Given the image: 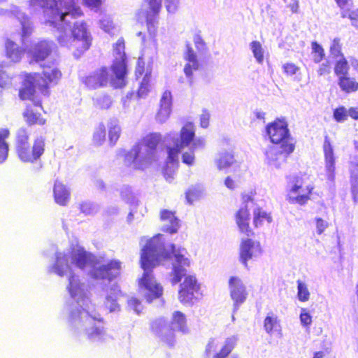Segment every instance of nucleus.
Listing matches in <instances>:
<instances>
[{
	"mask_svg": "<svg viewBox=\"0 0 358 358\" xmlns=\"http://www.w3.org/2000/svg\"><path fill=\"white\" fill-rule=\"evenodd\" d=\"M170 250H164L161 255L164 259H175L172 265L171 282L179 285L178 300L182 304H192L202 296L201 284L194 274H187L185 267L190 266V260L185 257V248H176L175 244L170 245Z\"/></svg>",
	"mask_w": 358,
	"mask_h": 358,
	"instance_id": "nucleus-1",
	"label": "nucleus"
},
{
	"mask_svg": "<svg viewBox=\"0 0 358 358\" xmlns=\"http://www.w3.org/2000/svg\"><path fill=\"white\" fill-rule=\"evenodd\" d=\"M123 38L117 40L114 45L117 57L108 68L102 66L83 79V83L89 89L105 87L109 85L113 89H122L127 84L128 74L127 60L124 52Z\"/></svg>",
	"mask_w": 358,
	"mask_h": 358,
	"instance_id": "nucleus-2",
	"label": "nucleus"
},
{
	"mask_svg": "<svg viewBox=\"0 0 358 358\" xmlns=\"http://www.w3.org/2000/svg\"><path fill=\"white\" fill-rule=\"evenodd\" d=\"M266 133L273 144L279 145L266 150V159L268 164L279 167L295 148L287 123L283 120L275 119L266 126Z\"/></svg>",
	"mask_w": 358,
	"mask_h": 358,
	"instance_id": "nucleus-3",
	"label": "nucleus"
},
{
	"mask_svg": "<svg viewBox=\"0 0 358 358\" xmlns=\"http://www.w3.org/2000/svg\"><path fill=\"white\" fill-rule=\"evenodd\" d=\"M162 236L158 234L149 239L142 249L141 255V266L144 271L138 280V285L147 291L144 297L148 303L161 297L163 294L162 287L156 282L152 273V269L158 264V246L156 240L159 239Z\"/></svg>",
	"mask_w": 358,
	"mask_h": 358,
	"instance_id": "nucleus-4",
	"label": "nucleus"
},
{
	"mask_svg": "<svg viewBox=\"0 0 358 358\" xmlns=\"http://www.w3.org/2000/svg\"><path fill=\"white\" fill-rule=\"evenodd\" d=\"M14 149L17 158L23 163L34 164L41 160L45 151V140L40 136L31 141L30 130L22 127L15 134Z\"/></svg>",
	"mask_w": 358,
	"mask_h": 358,
	"instance_id": "nucleus-5",
	"label": "nucleus"
},
{
	"mask_svg": "<svg viewBox=\"0 0 358 358\" xmlns=\"http://www.w3.org/2000/svg\"><path fill=\"white\" fill-rule=\"evenodd\" d=\"M162 141L159 133H150L144 136L142 144L148 151L146 156L139 158L141 148L138 145H134L129 151L124 155V162L127 166H132L134 171H143L155 160V152Z\"/></svg>",
	"mask_w": 358,
	"mask_h": 358,
	"instance_id": "nucleus-6",
	"label": "nucleus"
},
{
	"mask_svg": "<svg viewBox=\"0 0 358 358\" xmlns=\"http://www.w3.org/2000/svg\"><path fill=\"white\" fill-rule=\"evenodd\" d=\"M291 187L287 195V200L291 204L306 205L311 199L314 190V185L308 183L301 176L293 177Z\"/></svg>",
	"mask_w": 358,
	"mask_h": 358,
	"instance_id": "nucleus-7",
	"label": "nucleus"
},
{
	"mask_svg": "<svg viewBox=\"0 0 358 358\" xmlns=\"http://www.w3.org/2000/svg\"><path fill=\"white\" fill-rule=\"evenodd\" d=\"M92 38L83 23H75L69 41V48L76 57H80L91 46Z\"/></svg>",
	"mask_w": 358,
	"mask_h": 358,
	"instance_id": "nucleus-8",
	"label": "nucleus"
},
{
	"mask_svg": "<svg viewBox=\"0 0 358 358\" xmlns=\"http://www.w3.org/2000/svg\"><path fill=\"white\" fill-rule=\"evenodd\" d=\"M28 6L33 8H41L43 10H55V14L59 16L60 21H64L65 17L71 14L72 15H81L83 13L79 7L76 6L75 0H68V2H64L62 9L57 8V2L54 1L53 5H50V0H28Z\"/></svg>",
	"mask_w": 358,
	"mask_h": 358,
	"instance_id": "nucleus-9",
	"label": "nucleus"
},
{
	"mask_svg": "<svg viewBox=\"0 0 358 358\" xmlns=\"http://www.w3.org/2000/svg\"><path fill=\"white\" fill-rule=\"evenodd\" d=\"M150 328L163 345L169 348H173L176 346L178 331L168 326L164 318H157L152 320L150 322Z\"/></svg>",
	"mask_w": 358,
	"mask_h": 358,
	"instance_id": "nucleus-10",
	"label": "nucleus"
},
{
	"mask_svg": "<svg viewBox=\"0 0 358 358\" xmlns=\"http://www.w3.org/2000/svg\"><path fill=\"white\" fill-rule=\"evenodd\" d=\"M38 80V92L44 96L50 94L49 89L56 85L60 80L62 74L56 66H43L41 73H33Z\"/></svg>",
	"mask_w": 358,
	"mask_h": 358,
	"instance_id": "nucleus-11",
	"label": "nucleus"
},
{
	"mask_svg": "<svg viewBox=\"0 0 358 358\" xmlns=\"http://www.w3.org/2000/svg\"><path fill=\"white\" fill-rule=\"evenodd\" d=\"M236 345V338L234 336L227 338L224 341L211 338L205 350L207 357L212 358H227Z\"/></svg>",
	"mask_w": 358,
	"mask_h": 358,
	"instance_id": "nucleus-12",
	"label": "nucleus"
},
{
	"mask_svg": "<svg viewBox=\"0 0 358 358\" xmlns=\"http://www.w3.org/2000/svg\"><path fill=\"white\" fill-rule=\"evenodd\" d=\"M262 253V248L259 241L243 238L239 245V260L245 267L248 262L257 258Z\"/></svg>",
	"mask_w": 358,
	"mask_h": 358,
	"instance_id": "nucleus-13",
	"label": "nucleus"
},
{
	"mask_svg": "<svg viewBox=\"0 0 358 358\" xmlns=\"http://www.w3.org/2000/svg\"><path fill=\"white\" fill-rule=\"evenodd\" d=\"M122 263L117 259H112L107 264H103L93 269L91 272L92 277L96 280H108L111 281L115 279L121 270Z\"/></svg>",
	"mask_w": 358,
	"mask_h": 358,
	"instance_id": "nucleus-14",
	"label": "nucleus"
},
{
	"mask_svg": "<svg viewBox=\"0 0 358 358\" xmlns=\"http://www.w3.org/2000/svg\"><path fill=\"white\" fill-rule=\"evenodd\" d=\"M148 6L145 13V22L148 32L155 36L157 33L158 16L162 9V0H144Z\"/></svg>",
	"mask_w": 358,
	"mask_h": 358,
	"instance_id": "nucleus-15",
	"label": "nucleus"
},
{
	"mask_svg": "<svg viewBox=\"0 0 358 358\" xmlns=\"http://www.w3.org/2000/svg\"><path fill=\"white\" fill-rule=\"evenodd\" d=\"M322 148L327 178L329 180H334L336 171V157L334 156L332 143L327 135L324 136Z\"/></svg>",
	"mask_w": 358,
	"mask_h": 358,
	"instance_id": "nucleus-16",
	"label": "nucleus"
},
{
	"mask_svg": "<svg viewBox=\"0 0 358 358\" xmlns=\"http://www.w3.org/2000/svg\"><path fill=\"white\" fill-rule=\"evenodd\" d=\"M38 90V80L33 73H26L19 90V97L21 100H33L36 90Z\"/></svg>",
	"mask_w": 358,
	"mask_h": 358,
	"instance_id": "nucleus-17",
	"label": "nucleus"
},
{
	"mask_svg": "<svg viewBox=\"0 0 358 358\" xmlns=\"http://www.w3.org/2000/svg\"><path fill=\"white\" fill-rule=\"evenodd\" d=\"M186 48L187 50L184 55V59L187 62L185 65L183 71L189 85H192L194 83L193 71H198L200 68V64L190 44H187Z\"/></svg>",
	"mask_w": 358,
	"mask_h": 358,
	"instance_id": "nucleus-18",
	"label": "nucleus"
},
{
	"mask_svg": "<svg viewBox=\"0 0 358 358\" xmlns=\"http://www.w3.org/2000/svg\"><path fill=\"white\" fill-rule=\"evenodd\" d=\"M230 296L236 306L243 303L247 298L248 293L241 280L236 276H232L229 280Z\"/></svg>",
	"mask_w": 358,
	"mask_h": 358,
	"instance_id": "nucleus-19",
	"label": "nucleus"
},
{
	"mask_svg": "<svg viewBox=\"0 0 358 358\" xmlns=\"http://www.w3.org/2000/svg\"><path fill=\"white\" fill-rule=\"evenodd\" d=\"M341 11L342 18H348L351 24L358 27V8H355L353 0H334Z\"/></svg>",
	"mask_w": 358,
	"mask_h": 358,
	"instance_id": "nucleus-20",
	"label": "nucleus"
},
{
	"mask_svg": "<svg viewBox=\"0 0 358 358\" xmlns=\"http://www.w3.org/2000/svg\"><path fill=\"white\" fill-rule=\"evenodd\" d=\"M235 220L240 232L248 236H252L255 234L250 227V213L248 206L241 207L237 210L235 214Z\"/></svg>",
	"mask_w": 358,
	"mask_h": 358,
	"instance_id": "nucleus-21",
	"label": "nucleus"
},
{
	"mask_svg": "<svg viewBox=\"0 0 358 358\" xmlns=\"http://www.w3.org/2000/svg\"><path fill=\"white\" fill-rule=\"evenodd\" d=\"M162 222H169V225L162 227V231L169 234H176L180 227V221L176 216V211L163 209L159 213Z\"/></svg>",
	"mask_w": 358,
	"mask_h": 358,
	"instance_id": "nucleus-22",
	"label": "nucleus"
},
{
	"mask_svg": "<svg viewBox=\"0 0 358 358\" xmlns=\"http://www.w3.org/2000/svg\"><path fill=\"white\" fill-rule=\"evenodd\" d=\"M172 106V95L171 92L165 91L161 97L159 108L156 115L157 120L164 122L170 116Z\"/></svg>",
	"mask_w": 358,
	"mask_h": 358,
	"instance_id": "nucleus-23",
	"label": "nucleus"
},
{
	"mask_svg": "<svg viewBox=\"0 0 358 358\" xmlns=\"http://www.w3.org/2000/svg\"><path fill=\"white\" fill-rule=\"evenodd\" d=\"M93 255L83 247L73 250L71 254V263L80 269H85L92 263Z\"/></svg>",
	"mask_w": 358,
	"mask_h": 358,
	"instance_id": "nucleus-24",
	"label": "nucleus"
},
{
	"mask_svg": "<svg viewBox=\"0 0 358 358\" xmlns=\"http://www.w3.org/2000/svg\"><path fill=\"white\" fill-rule=\"evenodd\" d=\"M53 198L56 203L66 206L71 199V192L60 180H56L53 186Z\"/></svg>",
	"mask_w": 358,
	"mask_h": 358,
	"instance_id": "nucleus-25",
	"label": "nucleus"
},
{
	"mask_svg": "<svg viewBox=\"0 0 358 358\" xmlns=\"http://www.w3.org/2000/svg\"><path fill=\"white\" fill-rule=\"evenodd\" d=\"M31 58L36 62L44 61L52 52L50 43L41 41L34 45L29 50Z\"/></svg>",
	"mask_w": 358,
	"mask_h": 358,
	"instance_id": "nucleus-26",
	"label": "nucleus"
},
{
	"mask_svg": "<svg viewBox=\"0 0 358 358\" xmlns=\"http://www.w3.org/2000/svg\"><path fill=\"white\" fill-rule=\"evenodd\" d=\"M22 117L26 124L29 127L34 125L43 126L46 123V119L43 117L42 114L31 106L26 107L22 113Z\"/></svg>",
	"mask_w": 358,
	"mask_h": 358,
	"instance_id": "nucleus-27",
	"label": "nucleus"
},
{
	"mask_svg": "<svg viewBox=\"0 0 358 358\" xmlns=\"http://www.w3.org/2000/svg\"><path fill=\"white\" fill-rule=\"evenodd\" d=\"M168 326L175 329L178 332L187 334L188 332V326L186 315L181 311H175L171 317V320Z\"/></svg>",
	"mask_w": 358,
	"mask_h": 358,
	"instance_id": "nucleus-28",
	"label": "nucleus"
},
{
	"mask_svg": "<svg viewBox=\"0 0 358 358\" xmlns=\"http://www.w3.org/2000/svg\"><path fill=\"white\" fill-rule=\"evenodd\" d=\"M179 145L183 148L188 147L195 138V128L192 123H186L180 131Z\"/></svg>",
	"mask_w": 358,
	"mask_h": 358,
	"instance_id": "nucleus-29",
	"label": "nucleus"
},
{
	"mask_svg": "<svg viewBox=\"0 0 358 358\" xmlns=\"http://www.w3.org/2000/svg\"><path fill=\"white\" fill-rule=\"evenodd\" d=\"M338 85L340 89L346 94L358 91V82L348 74L338 78Z\"/></svg>",
	"mask_w": 358,
	"mask_h": 358,
	"instance_id": "nucleus-30",
	"label": "nucleus"
},
{
	"mask_svg": "<svg viewBox=\"0 0 358 358\" xmlns=\"http://www.w3.org/2000/svg\"><path fill=\"white\" fill-rule=\"evenodd\" d=\"M6 55L8 58L13 62H18L20 61L23 50L13 41L8 39L5 43Z\"/></svg>",
	"mask_w": 358,
	"mask_h": 358,
	"instance_id": "nucleus-31",
	"label": "nucleus"
},
{
	"mask_svg": "<svg viewBox=\"0 0 358 358\" xmlns=\"http://www.w3.org/2000/svg\"><path fill=\"white\" fill-rule=\"evenodd\" d=\"M273 219L270 213H267L261 208L253 211V224L255 227H262L271 223Z\"/></svg>",
	"mask_w": 358,
	"mask_h": 358,
	"instance_id": "nucleus-32",
	"label": "nucleus"
},
{
	"mask_svg": "<svg viewBox=\"0 0 358 358\" xmlns=\"http://www.w3.org/2000/svg\"><path fill=\"white\" fill-rule=\"evenodd\" d=\"M264 328L271 335L280 331V323L278 316L273 313H269L264 320Z\"/></svg>",
	"mask_w": 358,
	"mask_h": 358,
	"instance_id": "nucleus-33",
	"label": "nucleus"
},
{
	"mask_svg": "<svg viewBox=\"0 0 358 358\" xmlns=\"http://www.w3.org/2000/svg\"><path fill=\"white\" fill-rule=\"evenodd\" d=\"M234 163H236L234 155L231 151H225L221 153L216 161L217 166L219 170L227 169Z\"/></svg>",
	"mask_w": 358,
	"mask_h": 358,
	"instance_id": "nucleus-34",
	"label": "nucleus"
},
{
	"mask_svg": "<svg viewBox=\"0 0 358 358\" xmlns=\"http://www.w3.org/2000/svg\"><path fill=\"white\" fill-rule=\"evenodd\" d=\"M10 136V131L8 129H0V164L3 162L8 157V144L6 140Z\"/></svg>",
	"mask_w": 358,
	"mask_h": 358,
	"instance_id": "nucleus-35",
	"label": "nucleus"
},
{
	"mask_svg": "<svg viewBox=\"0 0 358 358\" xmlns=\"http://www.w3.org/2000/svg\"><path fill=\"white\" fill-rule=\"evenodd\" d=\"M184 148L179 145L178 140L174 142L173 146H167V162L169 164L178 165V155Z\"/></svg>",
	"mask_w": 358,
	"mask_h": 358,
	"instance_id": "nucleus-36",
	"label": "nucleus"
},
{
	"mask_svg": "<svg viewBox=\"0 0 358 358\" xmlns=\"http://www.w3.org/2000/svg\"><path fill=\"white\" fill-rule=\"evenodd\" d=\"M334 73L338 78L348 75L350 70L348 62L345 57H342L340 59L337 60L334 64Z\"/></svg>",
	"mask_w": 358,
	"mask_h": 358,
	"instance_id": "nucleus-37",
	"label": "nucleus"
},
{
	"mask_svg": "<svg viewBox=\"0 0 358 358\" xmlns=\"http://www.w3.org/2000/svg\"><path fill=\"white\" fill-rule=\"evenodd\" d=\"M93 103L97 109L106 110L111 106L113 101L109 95L101 94L94 98Z\"/></svg>",
	"mask_w": 358,
	"mask_h": 358,
	"instance_id": "nucleus-38",
	"label": "nucleus"
},
{
	"mask_svg": "<svg viewBox=\"0 0 358 358\" xmlns=\"http://www.w3.org/2000/svg\"><path fill=\"white\" fill-rule=\"evenodd\" d=\"M313 59L315 63L318 64L321 62L325 57V52L322 47L317 41L311 43Z\"/></svg>",
	"mask_w": 358,
	"mask_h": 358,
	"instance_id": "nucleus-39",
	"label": "nucleus"
},
{
	"mask_svg": "<svg viewBox=\"0 0 358 358\" xmlns=\"http://www.w3.org/2000/svg\"><path fill=\"white\" fill-rule=\"evenodd\" d=\"M86 336L90 341H98L103 337L104 331L103 327H93L91 329H87Z\"/></svg>",
	"mask_w": 358,
	"mask_h": 358,
	"instance_id": "nucleus-40",
	"label": "nucleus"
},
{
	"mask_svg": "<svg viewBox=\"0 0 358 358\" xmlns=\"http://www.w3.org/2000/svg\"><path fill=\"white\" fill-rule=\"evenodd\" d=\"M150 73H145L143 77L137 91L138 97H144L148 94L150 88Z\"/></svg>",
	"mask_w": 358,
	"mask_h": 358,
	"instance_id": "nucleus-41",
	"label": "nucleus"
},
{
	"mask_svg": "<svg viewBox=\"0 0 358 358\" xmlns=\"http://www.w3.org/2000/svg\"><path fill=\"white\" fill-rule=\"evenodd\" d=\"M202 142L201 141H198L196 142H193L192 145V148L189 152H185L182 155V161L184 164L192 166L194 162V150L196 148L197 145H202Z\"/></svg>",
	"mask_w": 358,
	"mask_h": 358,
	"instance_id": "nucleus-42",
	"label": "nucleus"
},
{
	"mask_svg": "<svg viewBox=\"0 0 358 358\" xmlns=\"http://www.w3.org/2000/svg\"><path fill=\"white\" fill-rule=\"evenodd\" d=\"M68 290L72 297L76 296L81 291V286L79 280L74 274L70 275L69 278Z\"/></svg>",
	"mask_w": 358,
	"mask_h": 358,
	"instance_id": "nucleus-43",
	"label": "nucleus"
},
{
	"mask_svg": "<svg viewBox=\"0 0 358 358\" xmlns=\"http://www.w3.org/2000/svg\"><path fill=\"white\" fill-rule=\"evenodd\" d=\"M297 297L298 299L301 302H305L310 299V292L308 291L307 285L303 282L301 280H297Z\"/></svg>",
	"mask_w": 358,
	"mask_h": 358,
	"instance_id": "nucleus-44",
	"label": "nucleus"
},
{
	"mask_svg": "<svg viewBox=\"0 0 358 358\" xmlns=\"http://www.w3.org/2000/svg\"><path fill=\"white\" fill-rule=\"evenodd\" d=\"M250 48L257 62L262 64L264 61V50L261 43L257 41H252Z\"/></svg>",
	"mask_w": 358,
	"mask_h": 358,
	"instance_id": "nucleus-45",
	"label": "nucleus"
},
{
	"mask_svg": "<svg viewBox=\"0 0 358 358\" xmlns=\"http://www.w3.org/2000/svg\"><path fill=\"white\" fill-rule=\"evenodd\" d=\"M106 127L103 123L99 124L93 134V141L96 145H101L106 139Z\"/></svg>",
	"mask_w": 358,
	"mask_h": 358,
	"instance_id": "nucleus-46",
	"label": "nucleus"
},
{
	"mask_svg": "<svg viewBox=\"0 0 358 358\" xmlns=\"http://www.w3.org/2000/svg\"><path fill=\"white\" fill-rule=\"evenodd\" d=\"M282 71L287 76H293L300 72V67L293 62H288L282 66Z\"/></svg>",
	"mask_w": 358,
	"mask_h": 358,
	"instance_id": "nucleus-47",
	"label": "nucleus"
},
{
	"mask_svg": "<svg viewBox=\"0 0 358 358\" xmlns=\"http://www.w3.org/2000/svg\"><path fill=\"white\" fill-rule=\"evenodd\" d=\"M178 167V165L173 164L170 166L169 163H166L162 170V174L168 182H171L174 178V175Z\"/></svg>",
	"mask_w": 358,
	"mask_h": 358,
	"instance_id": "nucleus-48",
	"label": "nucleus"
},
{
	"mask_svg": "<svg viewBox=\"0 0 358 358\" xmlns=\"http://www.w3.org/2000/svg\"><path fill=\"white\" fill-rule=\"evenodd\" d=\"M333 117L337 122H344L348 119V110L341 106L334 110Z\"/></svg>",
	"mask_w": 358,
	"mask_h": 358,
	"instance_id": "nucleus-49",
	"label": "nucleus"
},
{
	"mask_svg": "<svg viewBox=\"0 0 358 358\" xmlns=\"http://www.w3.org/2000/svg\"><path fill=\"white\" fill-rule=\"evenodd\" d=\"M329 52L334 57H344L342 53V46L339 38H334L329 48Z\"/></svg>",
	"mask_w": 358,
	"mask_h": 358,
	"instance_id": "nucleus-50",
	"label": "nucleus"
},
{
	"mask_svg": "<svg viewBox=\"0 0 358 358\" xmlns=\"http://www.w3.org/2000/svg\"><path fill=\"white\" fill-rule=\"evenodd\" d=\"M120 127L117 125L110 127L108 131L109 141L112 145H115L120 136Z\"/></svg>",
	"mask_w": 358,
	"mask_h": 358,
	"instance_id": "nucleus-51",
	"label": "nucleus"
},
{
	"mask_svg": "<svg viewBox=\"0 0 358 358\" xmlns=\"http://www.w3.org/2000/svg\"><path fill=\"white\" fill-rule=\"evenodd\" d=\"M300 321L303 327H308L312 323V317L306 308H302L300 313Z\"/></svg>",
	"mask_w": 358,
	"mask_h": 358,
	"instance_id": "nucleus-52",
	"label": "nucleus"
},
{
	"mask_svg": "<svg viewBox=\"0 0 358 358\" xmlns=\"http://www.w3.org/2000/svg\"><path fill=\"white\" fill-rule=\"evenodd\" d=\"M331 63L329 61H327L324 63H322L317 69V73L319 76H325L329 75L331 73Z\"/></svg>",
	"mask_w": 358,
	"mask_h": 358,
	"instance_id": "nucleus-53",
	"label": "nucleus"
},
{
	"mask_svg": "<svg viewBox=\"0 0 358 358\" xmlns=\"http://www.w3.org/2000/svg\"><path fill=\"white\" fill-rule=\"evenodd\" d=\"M22 37H27L31 33L32 28L29 20L26 18L21 22Z\"/></svg>",
	"mask_w": 358,
	"mask_h": 358,
	"instance_id": "nucleus-54",
	"label": "nucleus"
},
{
	"mask_svg": "<svg viewBox=\"0 0 358 358\" xmlns=\"http://www.w3.org/2000/svg\"><path fill=\"white\" fill-rule=\"evenodd\" d=\"M128 306L137 313H140L142 309L141 303L139 299L132 297L128 300Z\"/></svg>",
	"mask_w": 358,
	"mask_h": 358,
	"instance_id": "nucleus-55",
	"label": "nucleus"
},
{
	"mask_svg": "<svg viewBox=\"0 0 358 358\" xmlns=\"http://www.w3.org/2000/svg\"><path fill=\"white\" fill-rule=\"evenodd\" d=\"M194 43L198 51L206 49V43L199 34H196L194 36Z\"/></svg>",
	"mask_w": 358,
	"mask_h": 358,
	"instance_id": "nucleus-56",
	"label": "nucleus"
},
{
	"mask_svg": "<svg viewBox=\"0 0 358 358\" xmlns=\"http://www.w3.org/2000/svg\"><path fill=\"white\" fill-rule=\"evenodd\" d=\"M315 223L318 234H322L328 226L327 222L320 217L315 219Z\"/></svg>",
	"mask_w": 358,
	"mask_h": 358,
	"instance_id": "nucleus-57",
	"label": "nucleus"
},
{
	"mask_svg": "<svg viewBox=\"0 0 358 358\" xmlns=\"http://www.w3.org/2000/svg\"><path fill=\"white\" fill-rule=\"evenodd\" d=\"M210 114L207 110H203L200 117V124L203 128H206L209 125Z\"/></svg>",
	"mask_w": 358,
	"mask_h": 358,
	"instance_id": "nucleus-58",
	"label": "nucleus"
},
{
	"mask_svg": "<svg viewBox=\"0 0 358 358\" xmlns=\"http://www.w3.org/2000/svg\"><path fill=\"white\" fill-rule=\"evenodd\" d=\"M9 81V76L7 75L3 67L0 66V87H4Z\"/></svg>",
	"mask_w": 358,
	"mask_h": 358,
	"instance_id": "nucleus-59",
	"label": "nucleus"
},
{
	"mask_svg": "<svg viewBox=\"0 0 358 358\" xmlns=\"http://www.w3.org/2000/svg\"><path fill=\"white\" fill-rule=\"evenodd\" d=\"M145 72V63L141 58L137 62L135 73L137 77L141 76Z\"/></svg>",
	"mask_w": 358,
	"mask_h": 358,
	"instance_id": "nucleus-60",
	"label": "nucleus"
},
{
	"mask_svg": "<svg viewBox=\"0 0 358 358\" xmlns=\"http://www.w3.org/2000/svg\"><path fill=\"white\" fill-rule=\"evenodd\" d=\"M165 3L169 13L174 12L177 8V0H166Z\"/></svg>",
	"mask_w": 358,
	"mask_h": 358,
	"instance_id": "nucleus-61",
	"label": "nucleus"
},
{
	"mask_svg": "<svg viewBox=\"0 0 358 358\" xmlns=\"http://www.w3.org/2000/svg\"><path fill=\"white\" fill-rule=\"evenodd\" d=\"M255 192H250V194L243 193L241 194V199L243 203L247 204L249 202L254 201V196L255 195Z\"/></svg>",
	"mask_w": 358,
	"mask_h": 358,
	"instance_id": "nucleus-62",
	"label": "nucleus"
},
{
	"mask_svg": "<svg viewBox=\"0 0 358 358\" xmlns=\"http://www.w3.org/2000/svg\"><path fill=\"white\" fill-rule=\"evenodd\" d=\"M287 7L291 10L292 13H297L299 8V3L298 0H292L287 5Z\"/></svg>",
	"mask_w": 358,
	"mask_h": 358,
	"instance_id": "nucleus-63",
	"label": "nucleus"
},
{
	"mask_svg": "<svg viewBox=\"0 0 358 358\" xmlns=\"http://www.w3.org/2000/svg\"><path fill=\"white\" fill-rule=\"evenodd\" d=\"M348 115L355 120H358V108L357 107H350L348 109Z\"/></svg>",
	"mask_w": 358,
	"mask_h": 358,
	"instance_id": "nucleus-64",
	"label": "nucleus"
}]
</instances>
